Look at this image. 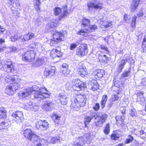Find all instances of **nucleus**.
<instances>
[{
  "mask_svg": "<svg viewBox=\"0 0 146 146\" xmlns=\"http://www.w3.org/2000/svg\"><path fill=\"white\" fill-rule=\"evenodd\" d=\"M31 90V92L33 91H36L34 96L36 98H40L42 99L43 98H48L49 96V94L47 93V89L43 87L39 88L37 86L34 85L32 87L29 88Z\"/></svg>",
  "mask_w": 146,
  "mask_h": 146,
  "instance_id": "1",
  "label": "nucleus"
},
{
  "mask_svg": "<svg viewBox=\"0 0 146 146\" xmlns=\"http://www.w3.org/2000/svg\"><path fill=\"white\" fill-rule=\"evenodd\" d=\"M59 42L57 40L53 39L51 40L50 44L51 46H55L56 48L52 50L50 54L52 57L54 58L56 56L58 57H61L63 54V53L61 52V48L59 46H56L57 43Z\"/></svg>",
  "mask_w": 146,
  "mask_h": 146,
  "instance_id": "2",
  "label": "nucleus"
},
{
  "mask_svg": "<svg viewBox=\"0 0 146 146\" xmlns=\"http://www.w3.org/2000/svg\"><path fill=\"white\" fill-rule=\"evenodd\" d=\"M86 97L84 95H79L77 96L74 100L76 107L74 108L77 110L79 107H83L86 103Z\"/></svg>",
  "mask_w": 146,
  "mask_h": 146,
  "instance_id": "3",
  "label": "nucleus"
},
{
  "mask_svg": "<svg viewBox=\"0 0 146 146\" xmlns=\"http://www.w3.org/2000/svg\"><path fill=\"white\" fill-rule=\"evenodd\" d=\"M36 53L34 51L30 50L27 51L22 55V59L24 61L31 62L35 58Z\"/></svg>",
  "mask_w": 146,
  "mask_h": 146,
  "instance_id": "4",
  "label": "nucleus"
},
{
  "mask_svg": "<svg viewBox=\"0 0 146 146\" xmlns=\"http://www.w3.org/2000/svg\"><path fill=\"white\" fill-rule=\"evenodd\" d=\"M88 47L86 44L80 45L77 48L76 53L79 55L83 56L87 54Z\"/></svg>",
  "mask_w": 146,
  "mask_h": 146,
  "instance_id": "5",
  "label": "nucleus"
},
{
  "mask_svg": "<svg viewBox=\"0 0 146 146\" xmlns=\"http://www.w3.org/2000/svg\"><path fill=\"white\" fill-rule=\"evenodd\" d=\"M12 116L14 118V120L18 123H21L24 119V117L22 112L17 111L13 112Z\"/></svg>",
  "mask_w": 146,
  "mask_h": 146,
  "instance_id": "6",
  "label": "nucleus"
},
{
  "mask_svg": "<svg viewBox=\"0 0 146 146\" xmlns=\"http://www.w3.org/2000/svg\"><path fill=\"white\" fill-rule=\"evenodd\" d=\"M36 128L38 130H44L48 127V123L46 120H40L36 123Z\"/></svg>",
  "mask_w": 146,
  "mask_h": 146,
  "instance_id": "7",
  "label": "nucleus"
},
{
  "mask_svg": "<svg viewBox=\"0 0 146 146\" xmlns=\"http://www.w3.org/2000/svg\"><path fill=\"white\" fill-rule=\"evenodd\" d=\"M5 81L8 83L14 84L13 85L18 84L20 82L21 80L17 78H15L12 76H7L5 78Z\"/></svg>",
  "mask_w": 146,
  "mask_h": 146,
  "instance_id": "8",
  "label": "nucleus"
},
{
  "mask_svg": "<svg viewBox=\"0 0 146 146\" xmlns=\"http://www.w3.org/2000/svg\"><path fill=\"white\" fill-rule=\"evenodd\" d=\"M19 86V85L17 84L7 86L5 90V93L9 95H12L13 94V92L18 89Z\"/></svg>",
  "mask_w": 146,
  "mask_h": 146,
  "instance_id": "9",
  "label": "nucleus"
},
{
  "mask_svg": "<svg viewBox=\"0 0 146 146\" xmlns=\"http://www.w3.org/2000/svg\"><path fill=\"white\" fill-rule=\"evenodd\" d=\"M88 86L90 90L95 91L99 88V85L96 80H92L88 82Z\"/></svg>",
  "mask_w": 146,
  "mask_h": 146,
  "instance_id": "10",
  "label": "nucleus"
},
{
  "mask_svg": "<svg viewBox=\"0 0 146 146\" xmlns=\"http://www.w3.org/2000/svg\"><path fill=\"white\" fill-rule=\"evenodd\" d=\"M3 68L4 70L8 73L13 72L14 71L12 63L11 61L6 62L3 66Z\"/></svg>",
  "mask_w": 146,
  "mask_h": 146,
  "instance_id": "11",
  "label": "nucleus"
},
{
  "mask_svg": "<svg viewBox=\"0 0 146 146\" xmlns=\"http://www.w3.org/2000/svg\"><path fill=\"white\" fill-rule=\"evenodd\" d=\"M88 8L90 9L92 7L95 9H101L103 8L102 4L96 1H94L88 3Z\"/></svg>",
  "mask_w": 146,
  "mask_h": 146,
  "instance_id": "12",
  "label": "nucleus"
},
{
  "mask_svg": "<svg viewBox=\"0 0 146 146\" xmlns=\"http://www.w3.org/2000/svg\"><path fill=\"white\" fill-rule=\"evenodd\" d=\"M104 74V71L103 70L98 69L95 71L91 75L92 76V78L97 79L102 78Z\"/></svg>",
  "mask_w": 146,
  "mask_h": 146,
  "instance_id": "13",
  "label": "nucleus"
},
{
  "mask_svg": "<svg viewBox=\"0 0 146 146\" xmlns=\"http://www.w3.org/2000/svg\"><path fill=\"white\" fill-rule=\"evenodd\" d=\"M100 115L99 119L96 122V125L99 126H101L102 125L108 117V115L105 113L102 114L100 113Z\"/></svg>",
  "mask_w": 146,
  "mask_h": 146,
  "instance_id": "14",
  "label": "nucleus"
},
{
  "mask_svg": "<svg viewBox=\"0 0 146 146\" xmlns=\"http://www.w3.org/2000/svg\"><path fill=\"white\" fill-rule=\"evenodd\" d=\"M31 90L30 88H27L23 91L19 93V96L20 98H26L31 94Z\"/></svg>",
  "mask_w": 146,
  "mask_h": 146,
  "instance_id": "15",
  "label": "nucleus"
},
{
  "mask_svg": "<svg viewBox=\"0 0 146 146\" xmlns=\"http://www.w3.org/2000/svg\"><path fill=\"white\" fill-rule=\"evenodd\" d=\"M54 105L52 102L50 101H46L43 106V109L46 111L50 110L54 108Z\"/></svg>",
  "mask_w": 146,
  "mask_h": 146,
  "instance_id": "16",
  "label": "nucleus"
},
{
  "mask_svg": "<svg viewBox=\"0 0 146 146\" xmlns=\"http://www.w3.org/2000/svg\"><path fill=\"white\" fill-rule=\"evenodd\" d=\"M84 139L82 137H78L74 142L73 146H83L84 144Z\"/></svg>",
  "mask_w": 146,
  "mask_h": 146,
  "instance_id": "17",
  "label": "nucleus"
},
{
  "mask_svg": "<svg viewBox=\"0 0 146 146\" xmlns=\"http://www.w3.org/2000/svg\"><path fill=\"white\" fill-rule=\"evenodd\" d=\"M34 34L32 33H29L24 35L23 37L21 38L23 42H24L26 41L29 40L35 37Z\"/></svg>",
  "mask_w": 146,
  "mask_h": 146,
  "instance_id": "18",
  "label": "nucleus"
},
{
  "mask_svg": "<svg viewBox=\"0 0 146 146\" xmlns=\"http://www.w3.org/2000/svg\"><path fill=\"white\" fill-rule=\"evenodd\" d=\"M54 39L57 40L58 41H62L64 38V35L61 33L59 32L54 33L53 35Z\"/></svg>",
  "mask_w": 146,
  "mask_h": 146,
  "instance_id": "19",
  "label": "nucleus"
},
{
  "mask_svg": "<svg viewBox=\"0 0 146 146\" xmlns=\"http://www.w3.org/2000/svg\"><path fill=\"white\" fill-rule=\"evenodd\" d=\"M124 118L125 117L123 115L117 116L115 117V119L117 121V124L118 125L121 126V127L123 126V125H124L123 122Z\"/></svg>",
  "mask_w": 146,
  "mask_h": 146,
  "instance_id": "20",
  "label": "nucleus"
},
{
  "mask_svg": "<svg viewBox=\"0 0 146 146\" xmlns=\"http://www.w3.org/2000/svg\"><path fill=\"white\" fill-rule=\"evenodd\" d=\"M140 0H133L131 4L130 8L132 12H134L137 8Z\"/></svg>",
  "mask_w": 146,
  "mask_h": 146,
  "instance_id": "21",
  "label": "nucleus"
},
{
  "mask_svg": "<svg viewBox=\"0 0 146 146\" xmlns=\"http://www.w3.org/2000/svg\"><path fill=\"white\" fill-rule=\"evenodd\" d=\"M32 47L36 48L39 52H41L44 50V48L43 46L39 43H35L31 45Z\"/></svg>",
  "mask_w": 146,
  "mask_h": 146,
  "instance_id": "22",
  "label": "nucleus"
},
{
  "mask_svg": "<svg viewBox=\"0 0 146 146\" xmlns=\"http://www.w3.org/2000/svg\"><path fill=\"white\" fill-rule=\"evenodd\" d=\"M54 67H52V69H51L50 70H46L44 72V75L46 77L48 78L49 76H52L55 73V70L54 69Z\"/></svg>",
  "mask_w": 146,
  "mask_h": 146,
  "instance_id": "23",
  "label": "nucleus"
},
{
  "mask_svg": "<svg viewBox=\"0 0 146 146\" xmlns=\"http://www.w3.org/2000/svg\"><path fill=\"white\" fill-rule=\"evenodd\" d=\"M59 96L60 97V100L61 104L62 105H66L67 104L68 101V98L66 96L60 94Z\"/></svg>",
  "mask_w": 146,
  "mask_h": 146,
  "instance_id": "24",
  "label": "nucleus"
},
{
  "mask_svg": "<svg viewBox=\"0 0 146 146\" xmlns=\"http://www.w3.org/2000/svg\"><path fill=\"white\" fill-rule=\"evenodd\" d=\"M34 133L32 132L31 129H28L24 130L23 134L26 138L29 139L31 138V136Z\"/></svg>",
  "mask_w": 146,
  "mask_h": 146,
  "instance_id": "25",
  "label": "nucleus"
},
{
  "mask_svg": "<svg viewBox=\"0 0 146 146\" xmlns=\"http://www.w3.org/2000/svg\"><path fill=\"white\" fill-rule=\"evenodd\" d=\"M121 135V132L117 131H114L111 136V138L112 140H117Z\"/></svg>",
  "mask_w": 146,
  "mask_h": 146,
  "instance_id": "26",
  "label": "nucleus"
},
{
  "mask_svg": "<svg viewBox=\"0 0 146 146\" xmlns=\"http://www.w3.org/2000/svg\"><path fill=\"white\" fill-rule=\"evenodd\" d=\"M90 23V20L85 17H84L82 20V25L84 27L89 25Z\"/></svg>",
  "mask_w": 146,
  "mask_h": 146,
  "instance_id": "27",
  "label": "nucleus"
},
{
  "mask_svg": "<svg viewBox=\"0 0 146 146\" xmlns=\"http://www.w3.org/2000/svg\"><path fill=\"white\" fill-rule=\"evenodd\" d=\"M31 138L29 139L32 141L33 142L35 143V142L38 141L41 139L39 138L40 137L36 135L34 133L31 137Z\"/></svg>",
  "mask_w": 146,
  "mask_h": 146,
  "instance_id": "28",
  "label": "nucleus"
},
{
  "mask_svg": "<svg viewBox=\"0 0 146 146\" xmlns=\"http://www.w3.org/2000/svg\"><path fill=\"white\" fill-rule=\"evenodd\" d=\"M98 58L100 61H101L105 63H107L108 62V58L106 55H100L99 56Z\"/></svg>",
  "mask_w": 146,
  "mask_h": 146,
  "instance_id": "29",
  "label": "nucleus"
},
{
  "mask_svg": "<svg viewBox=\"0 0 146 146\" xmlns=\"http://www.w3.org/2000/svg\"><path fill=\"white\" fill-rule=\"evenodd\" d=\"M78 72L79 74L83 77H86L89 75L88 73L87 72L86 69L78 71Z\"/></svg>",
  "mask_w": 146,
  "mask_h": 146,
  "instance_id": "30",
  "label": "nucleus"
},
{
  "mask_svg": "<svg viewBox=\"0 0 146 146\" xmlns=\"http://www.w3.org/2000/svg\"><path fill=\"white\" fill-rule=\"evenodd\" d=\"M58 23V21L56 20L53 19L48 24V26L50 28H54L56 26Z\"/></svg>",
  "mask_w": 146,
  "mask_h": 146,
  "instance_id": "31",
  "label": "nucleus"
},
{
  "mask_svg": "<svg viewBox=\"0 0 146 146\" xmlns=\"http://www.w3.org/2000/svg\"><path fill=\"white\" fill-rule=\"evenodd\" d=\"M8 126V123L5 122L4 121L0 122V130L6 129Z\"/></svg>",
  "mask_w": 146,
  "mask_h": 146,
  "instance_id": "32",
  "label": "nucleus"
},
{
  "mask_svg": "<svg viewBox=\"0 0 146 146\" xmlns=\"http://www.w3.org/2000/svg\"><path fill=\"white\" fill-rule=\"evenodd\" d=\"M42 17L40 18V17H39L35 20V25L34 27L35 28H36L41 25L42 22Z\"/></svg>",
  "mask_w": 146,
  "mask_h": 146,
  "instance_id": "33",
  "label": "nucleus"
},
{
  "mask_svg": "<svg viewBox=\"0 0 146 146\" xmlns=\"http://www.w3.org/2000/svg\"><path fill=\"white\" fill-rule=\"evenodd\" d=\"M107 99V96L106 95H104L103 96L100 103L102 108H103L104 107Z\"/></svg>",
  "mask_w": 146,
  "mask_h": 146,
  "instance_id": "34",
  "label": "nucleus"
},
{
  "mask_svg": "<svg viewBox=\"0 0 146 146\" xmlns=\"http://www.w3.org/2000/svg\"><path fill=\"white\" fill-rule=\"evenodd\" d=\"M41 0H34L33 4L35 8L37 10H39V6L40 5L41 3L40 1Z\"/></svg>",
  "mask_w": 146,
  "mask_h": 146,
  "instance_id": "35",
  "label": "nucleus"
},
{
  "mask_svg": "<svg viewBox=\"0 0 146 146\" xmlns=\"http://www.w3.org/2000/svg\"><path fill=\"white\" fill-rule=\"evenodd\" d=\"M86 69L85 65L83 63L81 62L79 64L77 67V70L78 72L85 70Z\"/></svg>",
  "mask_w": 146,
  "mask_h": 146,
  "instance_id": "36",
  "label": "nucleus"
},
{
  "mask_svg": "<svg viewBox=\"0 0 146 146\" xmlns=\"http://www.w3.org/2000/svg\"><path fill=\"white\" fill-rule=\"evenodd\" d=\"M43 63V60L41 59H38L33 63V65L35 67H38L41 65Z\"/></svg>",
  "mask_w": 146,
  "mask_h": 146,
  "instance_id": "37",
  "label": "nucleus"
},
{
  "mask_svg": "<svg viewBox=\"0 0 146 146\" xmlns=\"http://www.w3.org/2000/svg\"><path fill=\"white\" fill-rule=\"evenodd\" d=\"M131 74V71L130 69H129L128 70H126L121 75V77H127L129 76Z\"/></svg>",
  "mask_w": 146,
  "mask_h": 146,
  "instance_id": "38",
  "label": "nucleus"
},
{
  "mask_svg": "<svg viewBox=\"0 0 146 146\" xmlns=\"http://www.w3.org/2000/svg\"><path fill=\"white\" fill-rule=\"evenodd\" d=\"M137 95L138 96V100L142 102H143L145 101V99L143 96V92H140L137 94Z\"/></svg>",
  "mask_w": 146,
  "mask_h": 146,
  "instance_id": "39",
  "label": "nucleus"
},
{
  "mask_svg": "<svg viewBox=\"0 0 146 146\" xmlns=\"http://www.w3.org/2000/svg\"><path fill=\"white\" fill-rule=\"evenodd\" d=\"M110 124L109 123H107L106 126L105 127V129L104 130V133L106 135H108L110 133Z\"/></svg>",
  "mask_w": 146,
  "mask_h": 146,
  "instance_id": "40",
  "label": "nucleus"
},
{
  "mask_svg": "<svg viewBox=\"0 0 146 146\" xmlns=\"http://www.w3.org/2000/svg\"><path fill=\"white\" fill-rule=\"evenodd\" d=\"M92 119V118L91 116H87L85 117L84 120L85 127H87V125L89 123Z\"/></svg>",
  "mask_w": 146,
  "mask_h": 146,
  "instance_id": "41",
  "label": "nucleus"
},
{
  "mask_svg": "<svg viewBox=\"0 0 146 146\" xmlns=\"http://www.w3.org/2000/svg\"><path fill=\"white\" fill-rule=\"evenodd\" d=\"M97 26L95 25L90 26L89 28L88 29L89 33L94 32L96 29H97Z\"/></svg>",
  "mask_w": 146,
  "mask_h": 146,
  "instance_id": "42",
  "label": "nucleus"
},
{
  "mask_svg": "<svg viewBox=\"0 0 146 146\" xmlns=\"http://www.w3.org/2000/svg\"><path fill=\"white\" fill-rule=\"evenodd\" d=\"M6 117V113L4 109L0 108V118H4Z\"/></svg>",
  "mask_w": 146,
  "mask_h": 146,
  "instance_id": "43",
  "label": "nucleus"
},
{
  "mask_svg": "<svg viewBox=\"0 0 146 146\" xmlns=\"http://www.w3.org/2000/svg\"><path fill=\"white\" fill-rule=\"evenodd\" d=\"M87 33H89V31H88V29H85L81 30L77 33V34L81 35H84L85 34Z\"/></svg>",
  "mask_w": 146,
  "mask_h": 146,
  "instance_id": "44",
  "label": "nucleus"
},
{
  "mask_svg": "<svg viewBox=\"0 0 146 146\" xmlns=\"http://www.w3.org/2000/svg\"><path fill=\"white\" fill-rule=\"evenodd\" d=\"M20 6V5L19 1L18 0H15L14 4L13 5V7L15 8V9H19Z\"/></svg>",
  "mask_w": 146,
  "mask_h": 146,
  "instance_id": "45",
  "label": "nucleus"
},
{
  "mask_svg": "<svg viewBox=\"0 0 146 146\" xmlns=\"http://www.w3.org/2000/svg\"><path fill=\"white\" fill-rule=\"evenodd\" d=\"M100 115V113L93 112L92 113L91 116L92 119L94 118L95 119H96L97 118H99Z\"/></svg>",
  "mask_w": 146,
  "mask_h": 146,
  "instance_id": "46",
  "label": "nucleus"
},
{
  "mask_svg": "<svg viewBox=\"0 0 146 146\" xmlns=\"http://www.w3.org/2000/svg\"><path fill=\"white\" fill-rule=\"evenodd\" d=\"M61 12V9L59 7H56L54 9V14L55 15H58Z\"/></svg>",
  "mask_w": 146,
  "mask_h": 146,
  "instance_id": "47",
  "label": "nucleus"
},
{
  "mask_svg": "<svg viewBox=\"0 0 146 146\" xmlns=\"http://www.w3.org/2000/svg\"><path fill=\"white\" fill-rule=\"evenodd\" d=\"M80 82V80L78 79H73L72 80L71 82V85L72 88H73L74 86L76 85L77 84H78Z\"/></svg>",
  "mask_w": 146,
  "mask_h": 146,
  "instance_id": "48",
  "label": "nucleus"
},
{
  "mask_svg": "<svg viewBox=\"0 0 146 146\" xmlns=\"http://www.w3.org/2000/svg\"><path fill=\"white\" fill-rule=\"evenodd\" d=\"M137 18V16L136 15H134L132 17V22L131 24V25L132 27H135Z\"/></svg>",
  "mask_w": 146,
  "mask_h": 146,
  "instance_id": "49",
  "label": "nucleus"
},
{
  "mask_svg": "<svg viewBox=\"0 0 146 146\" xmlns=\"http://www.w3.org/2000/svg\"><path fill=\"white\" fill-rule=\"evenodd\" d=\"M61 70L62 74L65 76H67L69 74L70 71L68 69H65L62 70Z\"/></svg>",
  "mask_w": 146,
  "mask_h": 146,
  "instance_id": "50",
  "label": "nucleus"
},
{
  "mask_svg": "<svg viewBox=\"0 0 146 146\" xmlns=\"http://www.w3.org/2000/svg\"><path fill=\"white\" fill-rule=\"evenodd\" d=\"M100 48L102 50V52H103L106 53L108 54L109 53V51L107 47L101 45L100 47Z\"/></svg>",
  "mask_w": 146,
  "mask_h": 146,
  "instance_id": "51",
  "label": "nucleus"
},
{
  "mask_svg": "<svg viewBox=\"0 0 146 146\" xmlns=\"http://www.w3.org/2000/svg\"><path fill=\"white\" fill-rule=\"evenodd\" d=\"M133 137L131 135H129L128 138L125 141V143H130L133 140Z\"/></svg>",
  "mask_w": 146,
  "mask_h": 146,
  "instance_id": "52",
  "label": "nucleus"
},
{
  "mask_svg": "<svg viewBox=\"0 0 146 146\" xmlns=\"http://www.w3.org/2000/svg\"><path fill=\"white\" fill-rule=\"evenodd\" d=\"M80 86V85L79 83L76 85L74 86L73 88L76 91H80L81 90V88Z\"/></svg>",
  "mask_w": 146,
  "mask_h": 146,
  "instance_id": "53",
  "label": "nucleus"
},
{
  "mask_svg": "<svg viewBox=\"0 0 146 146\" xmlns=\"http://www.w3.org/2000/svg\"><path fill=\"white\" fill-rule=\"evenodd\" d=\"M14 1H13V0H9L8 1V5L9 7L11 8V9L12 10L15 11L14 9L12 7L13 6V5H14Z\"/></svg>",
  "mask_w": 146,
  "mask_h": 146,
  "instance_id": "54",
  "label": "nucleus"
},
{
  "mask_svg": "<svg viewBox=\"0 0 146 146\" xmlns=\"http://www.w3.org/2000/svg\"><path fill=\"white\" fill-rule=\"evenodd\" d=\"M58 140V138L56 137H52L50 141V143L54 144L57 142Z\"/></svg>",
  "mask_w": 146,
  "mask_h": 146,
  "instance_id": "55",
  "label": "nucleus"
},
{
  "mask_svg": "<svg viewBox=\"0 0 146 146\" xmlns=\"http://www.w3.org/2000/svg\"><path fill=\"white\" fill-rule=\"evenodd\" d=\"M20 38V36H18L17 34L13 36H12L10 38L11 40L12 41H15Z\"/></svg>",
  "mask_w": 146,
  "mask_h": 146,
  "instance_id": "56",
  "label": "nucleus"
},
{
  "mask_svg": "<svg viewBox=\"0 0 146 146\" xmlns=\"http://www.w3.org/2000/svg\"><path fill=\"white\" fill-rule=\"evenodd\" d=\"M52 118L53 120L55 121L59 120L60 117L59 115H57L56 114H54L52 116Z\"/></svg>",
  "mask_w": 146,
  "mask_h": 146,
  "instance_id": "57",
  "label": "nucleus"
},
{
  "mask_svg": "<svg viewBox=\"0 0 146 146\" xmlns=\"http://www.w3.org/2000/svg\"><path fill=\"white\" fill-rule=\"evenodd\" d=\"M119 96L116 94H115L112 96V98L111 100L112 101H117L119 100Z\"/></svg>",
  "mask_w": 146,
  "mask_h": 146,
  "instance_id": "58",
  "label": "nucleus"
},
{
  "mask_svg": "<svg viewBox=\"0 0 146 146\" xmlns=\"http://www.w3.org/2000/svg\"><path fill=\"white\" fill-rule=\"evenodd\" d=\"M44 140H41V139L39 140L38 141H37L38 143L36 145V146H44Z\"/></svg>",
  "mask_w": 146,
  "mask_h": 146,
  "instance_id": "59",
  "label": "nucleus"
},
{
  "mask_svg": "<svg viewBox=\"0 0 146 146\" xmlns=\"http://www.w3.org/2000/svg\"><path fill=\"white\" fill-rule=\"evenodd\" d=\"M77 46V45L76 43H72L70 46V49L71 50H73L76 48Z\"/></svg>",
  "mask_w": 146,
  "mask_h": 146,
  "instance_id": "60",
  "label": "nucleus"
},
{
  "mask_svg": "<svg viewBox=\"0 0 146 146\" xmlns=\"http://www.w3.org/2000/svg\"><path fill=\"white\" fill-rule=\"evenodd\" d=\"M7 31V30L3 28L0 25V35L6 33Z\"/></svg>",
  "mask_w": 146,
  "mask_h": 146,
  "instance_id": "61",
  "label": "nucleus"
},
{
  "mask_svg": "<svg viewBox=\"0 0 146 146\" xmlns=\"http://www.w3.org/2000/svg\"><path fill=\"white\" fill-rule=\"evenodd\" d=\"M130 59V57L128 54H126L125 55L123 60H125L126 62L129 61Z\"/></svg>",
  "mask_w": 146,
  "mask_h": 146,
  "instance_id": "62",
  "label": "nucleus"
},
{
  "mask_svg": "<svg viewBox=\"0 0 146 146\" xmlns=\"http://www.w3.org/2000/svg\"><path fill=\"white\" fill-rule=\"evenodd\" d=\"M120 110L123 115V116H124L126 110L125 108V107H121L120 108Z\"/></svg>",
  "mask_w": 146,
  "mask_h": 146,
  "instance_id": "63",
  "label": "nucleus"
},
{
  "mask_svg": "<svg viewBox=\"0 0 146 146\" xmlns=\"http://www.w3.org/2000/svg\"><path fill=\"white\" fill-rule=\"evenodd\" d=\"M100 108V105L98 103H96L95 106L93 107V108L95 111H98Z\"/></svg>",
  "mask_w": 146,
  "mask_h": 146,
  "instance_id": "64",
  "label": "nucleus"
}]
</instances>
